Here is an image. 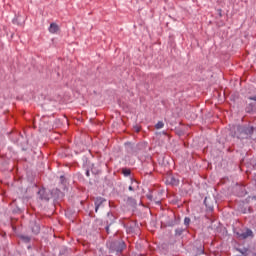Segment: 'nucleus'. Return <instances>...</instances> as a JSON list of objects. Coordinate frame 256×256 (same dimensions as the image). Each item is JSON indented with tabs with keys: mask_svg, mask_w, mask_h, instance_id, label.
I'll return each mask as SVG.
<instances>
[{
	"mask_svg": "<svg viewBox=\"0 0 256 256\" xmlns=\"http://www.w3.org/2000/svg\"><path fill=\"white\" fill-rule=\"evenodd\" d=\"M126 203L127 205H130V207H135V205H137V201L133 197H127Z\"/></svg>",
	"mask_w": 256,
	"mask_h": 256,
	"instance_id": "obj_8",
	"label": "nucleus"
},
{
	"mask_svg": "<svg viewBox=\"0 0 256 256\" xmlns=\"http://www.w3.org/2000/svg\"><path fill=\"white\" fill-rule=\"evenodd\" d=\"M238 239H253L255 235L253 234V230L246 228L242 232H237L236 233Z\"/></svg>",
	"mask_w": 256,
	"mask_h": 256,
	"instance_id": "obj_4",
	"label": "nucleus"
},
{
	"mask_svg": "<svg viewBox=\"0 0 256 256\" xmlns=\"http://www.w3.org/2000/svg\"><path fill=\"white\" fill-rule=\"evenodd\" d=\"M59 31V26L55 23L50 24L49 32L50 33H57Z\"/></svg>",
	"mask_w": 256,
	"mask_h": 256,
	"instance_id": "obj_9",
	"label": "nucleus"
},
{
	"mask_svg": "<svg viewBox=\"0 0 256 256\" xmlns=\"http://www.w3.org/2000/svg\"><path fill=\"white\" fill-rule=\"evenodd\" d=\"M60 183L61 185H63V189H65L67 185V179L65 178V176H60Z\"/></svg>",
	"mask_w": 256,
	"mask_h": 256,
	"instance_id": "obj_14",
	"label": "nucleus"
},
{
	"mask_svg": "<svg viewBox=\"0 0 256 256\" xmlns=\"http://www.w3.org/2000/svg\"><path fill=\"white\" fill-rule=\"evenodd\" d=\"M90 175H91V174H90L89 170H87V171H86V177H90Z\"/></svg>",
	"mask_w": 256,
	"mask_h": 256,
	"instance_id": "obj_22",
	"label": "nucleus"
},
{
	"mask_svg": "<svg viewBox=\"0 0 256 256\" xmlns=\"http://www.w3.org/2000/svg\"><path fill=\"white\" fill-rule=\"evenodd\" d=\"M38 199L41 201H49L51 199V192L47 191V189L42 188L38 191Z\"/></svg>",
	"mask_w": 256,
	"mask_h": 256,
	"instance_id": "obj_5",
	"label": "nucleus"
},
{
	"mask_svg": "<svg viewBox=\"0 0 256 256\" xmlns=\"http://www.w3.org/2000/svg\"><path fill=\"white\" fill-rule=\"evenodd\" d=\"M191 223V218L189 217H185L184 219V225H186V227H189V224Z\"/></svg>",
	"mask_w": 256,
	"mask_h": 256,
	"instance_id": "obj_17",
	"label": "nucleus"
},
{
	"mask_svg": "<svg viewBox=\"0 0 256 256\" xmlns=\"http://www.w3.org/2000/svg\"><path fill=\"white\" fill-rule=\"evenodd\" d=\"M175 233H176V235H177L178 237H181V235H183V233H185V229H183V228H177V229L175 230Z\"/></svg>",
	"mask_w": 256,
	"mask_h": 256,
	"instance_id": "obj_15",
	"label": "nucleus"
},
{
	"mask_svg": "<svg viewBox=\"0 0 256 256\" xmlns=\"http://www.w3.org/2000/svg\"><path fill=\"white\" fill-rule=\"evenodd\" d=\"M238 251H239V253H241L242 255L247 256L249 250H247V249H239Z\"/></svg>",
	"mask_w": 256,
	"mask_h": 256,
	"instance_id": "obj_18",
	"label": "nucleus"
},
{
	"mask_svg": "<svg viewBox=\"0 0 256 256\" xmlns=\"http://www.w3.org/2000/svg\"><path fill=\"white\" fill-rule=\"evenodd\" d=\"M105 230H106V233H109V226H106Z\"/></svg>",
	"mask_w": 256,
	"mask_h": 256,
	"instance_id": "obj_24",
	"label": "nucleus"
},
{
	"mask_svg": "<svg viewBox=\"0 0 256 256\" xmlns=\"http://www.w3.org/2000/svg\"><path fill=\"white\" fill-rule=\"evenodd\" d=\"M125 247H127V245L123 240H116L110 245V249H112V251H115L116 253H123Z\"/></svg>",
	"mask_w": 256,
	"mask_h": 256,
	"instance_id": "obj_2",
	"label": "nucleus"
},
{
	"mask_svg": "<svg viewBox=\"0 0 256 256\" xmlns=\"http://www.w3.org/2000/svg\"><path fill=\"white\" fill-rule=\"evenodd\" d=\"M19 239H21V241H23V243H31V236L20 235Z\"/></svg>",
	"mask_w": 256,
	"mask_h": 256,
	"instance_id": "obj_12",
	"label": "nucleus"
},
{
	"mask_svg": "<svg viewBox=\"0 0 256 256\" xmlns=\"http://www.w3.org/2000/svg\"><path fill=\"white\" fill-rule=\"evenodd\" d=\"M30 229L34 235H39L41 233V221L39 219L30 221Z\"/></svg>",
	"mask_w": 256,
	"mask_h": 256,
	"instance_id": "obj_3",
	"label": "nucleus"
},
{
	"mask_svg": "<svg viewBox=\"0 0 256 256\" xmlns=\"http://www.w3.org/2000/svg\"><path fill=\"white\" fill-rule=\"evenodd\" d=\"M240 189L242 191V193H241L242 196L247 195V191L245 190V186H241Z\"/></svg>",
	"mask_w": 256,
	"mask_h": 256,
	"instance_id": "obj_19",
	"label": "nucleus"
},
{
	"mask_svg": "<svg viewBox=\"0 0 256 256\" xmlns=\"http://www.w3.org/2000/svg\"><path fill=\"white\" fill-rule=\"evenodd\" d=\"M256 109V102L249 103L248 107L246 108L247 113H251V111H255Z\"/></svg>",
	"mask_w": 256,
	"mask_h": 256,
	"instance_id": "obj_11",
	"label": "nucleus"
},
{
	"mask_svg": "<svg viewBox=\"0 0 256 256\" xmlns=\"http://www.w3.org/2000/svg\"><path fill=\"white\" fill-rule=\"evenodd\" d=\"M253 131V126H237L234 136H236L237 139H251Z\"/></svg>",
	"mask_w": 256,
	"mask_h": 256,
	"instance_id": "obj_1",
	"label": "nucleus"
},
{
	"mask_svg": "<svg viewBox=\"0 0 256 256\" xmlns=\"http://www.w3.org/2000/svg\"><path fill=\"white\" fill-rule=\"evenodd\" d=\"M163 127H165V124L163 123V121H159V122L155 125V128H156V129H163Z\"/></svg>",
	"mask_w": 256,
	"mask_h": 256,
	"instance_id": "obj_16",
	"label": "nucleus"
},
{
	"mask_svg": "<svg viewBox=\"0 0 256 256\" xmlns=\"http://www.w3.org/2000/svg\"><path fill=\"white\" fill-rule=\"evenodd\" d=\"M168 183H170V185H179V179L175 178V176H170Z\"/></svg>",
	"mask_w": 256,
	"mask_h": 256,
	"instance_id": "obj_10",
	"label": "nucleus"
},
{
	"mask_svg": "<svg viewBox=\"0 0 256 256\" xmlns=\"http://www.w3.org/2000/svg\"><path fill=\"white\" fill-rule=\"evenodd\" d=\"M122 174L124 175V177H129V175H131V169L123 168Z\"/></svg>",
	"mask_w": 256,
	"mask_h": 256,
	"instance_id": "obj_13",
	"label": "nucleus"
},
{
	"mask_svg": "<svg viewBox=\"0 0 256 256\" xmlns=\"http://www.w3.org/2000/svg\"><path fill=\"white\" fill-rule=\"evenodd\" d=\"M136 131H137V133H139V131H140L139 128H137Z\"/></svg>",
	"mask_w": 256,
	"mask_h": 256,
	"instance_id": "obj_25",
	"label": "nucleus"
},
{
	"mask_svg": "<svg viewBox=\"0 0 256 256\" xmlns=\"http://www.w3.org/2000/svg\"><path fill=\"white\" fill-rule=\"evenodd\" d=\"M147 197H148V199H149L150 201H152V200H153V195L148 194V195H147Z\"/></svg>",
	"mask_w": 256,
	"mask_h": 256,
	"instance_id": "obj_21",
	"label": "nucleus"
},
{
	"mask_svg": "<svg viewBox=\"0 0 256 256\" xmlns=\"http://www.w3.org/2000/svg\"><path fill=\"white\" fill-rule=\"evenodd\" d=\"M105 201H107L105 198L103 197H97L94 200V205H95V213H98L99 208L103 207V203H105Z\"/></svg>",
	"mask_w": 256,
	"mask_h": 256,
	"instance_id": "obj_6",
	"label": "nucleus"
},
{
	"mask_svg": "<svg viewBox=\"0 0 256 256\" xmlns=\"http://www.w3.org/2000/svg\"><path fill=\"white\" fill-rule=\"evenodd\" d=\"M129 191H134L133 186H129Z\"/></svg>",
	"mask_w": 256,
	"mask_h": 256,
	"instance_id": "obj_23",
	"label": "nucleus"
},
{
	"mask_svg": "<svg viewBox=\"0 0 256 256\" xmlns=\"http://www.w3.org/2000/svg\"><path fill=\"white\" fill-rule=\"evenodd\" d=\"M126 145H131V143H126Z\"/></svg>",
	"mask_w": 256,
	"mask_h": 256,
	"instance_id": "obj_26",
	"label": "nucleus"
},
{
	"mask_svg": "<svg viewBox=\"0 0 256 256\" xmlns=\"http://www.w3.org/2000/svg\"><path fill=\"white\" fill-rule=\"evenodd\" d=\"M51 197H54V199H63V192L59 190L58 188L53 189L50 192Z\"/></svg>",
	"mask_w": 256,
	"mask_h": 256,
	"instance_id": "obj_7",
	"label": "nucleus"
},
{
	"mask_svg": "<svg viewBox=\"0 0 256 256\" xmlns=\"http://www.w3.org/2000/svg\"><path fill=\"white\" fill-rule=\"evenodd\" d=\"M248 99H249V101H255V103H256V95L255 96H249Z\"/></svg>",
	"mask_w": 256,
	"mask_h": 256,
	"instance_id": "obj_20",
	"label": "nucleus"
}]
</instances>
